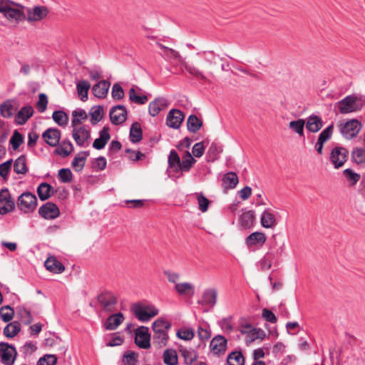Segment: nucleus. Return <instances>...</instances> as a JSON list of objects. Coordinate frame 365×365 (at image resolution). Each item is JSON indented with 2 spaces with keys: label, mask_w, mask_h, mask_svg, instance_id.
Wrapping results in <instances>:
<instances>
[{
  "label": "nucleus",
  "mask_w": 365,
  "mask_h": 365,
  "mask_svg": "<svg viewBox=\"0 0 365 365\" xmlns=\"http://www.w3.org/2000/svg\"><path fill=\"white\" fill-rule=\"evenodd\" d=\"M26 7L11 0H0V13L10 23L19 24L26 20Z\"/></svg>",
  "instance_id": "f257e3e1"
},
{
  "label": "nucleus",
  "mask_w": 365,
  "mask_h": 365,
  "mask_svg": "<svg viewBox=\"0 0 365 365\" xmlns=\"http://www.w3.org/2000/svg\"><path fill=\"white\" fill-rule=\"evenodd\" d=\"M337 107L341 114H347L361 110L363 105L358 97L348 96L337 103Z\"/></svg>",
  "instance_id": "f03ea898"
},
{
  "label": "nucleus",
  "mask_w": 365,
  "mask_h": 365,
  "mask_svg": "<svg viewBox=\"0 0 365 365\" xmlns=\"http://www.w3.org/2000/svg\"><path fill=\"white\" fill-rule=\"evenodd\" d=\"M133 314L141 322H147L158 314V310L153 306H142L135 304L132 307Z\"/></svg>",
  "instance_id": "7ed1b4c3"
},
{
  "label": "nucleus",
  "mask_w": 365,
  "mask_h": 365,
  "mask_svg": "<svg viewBox=\"0 0 365 365\" xmlns=\"http://www.w3.org/2000/svg\"><path fill=\"white\" fill-rule=\"evenodd\" d=\"M17 206L25 213L31 212L37 206L36 197L31 192H24L19 197Z\"/></svg>",
  "instance_id": "20e7f679"
},
{
  "label": "nucleus",
  "mask_w": 365,
  "mask_h": 365,
  "mask_svg": "<svg viewBox=\"0 0 365 365\" xmlns=\"http://www.w3.org/2000/svg\"><path fill=\"white\" fill-rule=\"evenodd\" d=\"M17 356L14 346L6 342H0V362L4 365H13Z\"/></svg>",
  "instance_id": "39448f33"
},
{
  "label": "nucleus",
  "mask_w": 365,
  "mask_h": 365,
  "mask_svg": "<svg viewBox=\"0 0 365 365\" xmlns=\"http://www.w3.org/2000/svg\"><path fill=\"white\" fill-rule=\"evenodd\" d=\"M26 20L28 22H37L45 19L48 13L49 10L46 6H36L33 8H26Z\"/></svg>",
  "instance_id": "423d86ee"
},
{
  "label": "nucleus",
  "mask_w": 365,
  "mask_h": 365,
  "mask_svg": "<svg viewBox=\"0 0 365 365\" xmlns=\"http://www.w3.org/2000/svg\"><path fill=\"white\" fill-rule=\"evenodd\" d=\"M361 129V123L356 119H351L341 125V135L346 139L355 138Z\"/></svg>",
  "instance_id": "0eeeda50"
},
{
  "label": "nucleus",
  "mask_w": 365,
  "mask_h": 365,
  "mask_svg": "<svg viewBox=\"0 0 365 365\" xmlns=\"http://www.w3.org/2000/svg\"><path fill=\"white\" fill-rule=\"evenodd\" d=\"M135 343L138 347L144 349L150 347V335L148 327L142 326L135 329Z\"/></svg>",
  "instance_id": "6e6552de"
},
{
  "label": "nucleus",
  "mask_w": 365,
  "mask_h": 365,
  "mask_svg": "<svg viewBox=\"0 0 365 365\" xmlns=\"http://www.w3.org/2000/svg\"><path fill=\"white\" fill-rule=\"evenodd\" d=\"M72 136L76 143L81 147L88 145V140L91 138V134L86 126L73 127Z\"/></svg>",
  "instance_id": "1a4fd4ad"
},
{
  "label": "nucleus",
  "mask_w": 365,
  "mask_h": 365,
  "mask_svg": "<svg viewBox=\"0 0 365 365\" xmlns=\"http://www.w3.org/2000/svg\"><path fill=\"white\" fill-rule=\"evenodd\" d=\"M348 154V150L341 147H336L331 150L330 160L335 168H339L344 165L347 160Z\"/></svg>",
  "instance_id": "9d476101"
},
{
  "label": "nucleus",
  "mask_w": 365,
  "mask_h": 365,
  "mask_svg": "<svg viewBox=\"0 0 365 365\" xmlns=\"http://www.w3.org/2000/svg\"><path fill=\"white\" fill-rule=\"evenodd\" d=\"M15 207L14 200L7 189L0 192V214L5 215L12 211Z\"/></svg>",
  "instance_id": "9b49d317"
},
{
  "label": "nucleus",
  "mask_w": 365,
  "mask_h": 365,
  "mask_svg": "<svg viewBox=\"0 0 365 365\" xmlns=\"http://www.w3.org/2000/svg\"><path fill=\"white\" fill-rule=\"evenodd\" d=\"M185 115L178 109H172L166 118V125L172 128L178 129L182 124Z\"/></svg>",
  "instance_id": "f8f14e48"
},
{
  "label": "nucleus",
  "mask_w": 365,
  "mask_h": 365,
  "mask_svg": "<svg viewBox=\"0 0 365 365\" xmlns=\"http://www.w3.org/2000/svg\"><path fill=\"white\" fill-rule=\"evenodd\" d=\"M127 110L125 106L118 105L113 107L110 111V121L114 125H119L126 120Z\"/></svg>",
  "instance_id": "ddd939ff"
},
{
  "label": "nucleus",
  "mask_w": 365,
  "mask_h": 365,
  "mask_svg": "<svg viewBox=\"0 0 365 365\" xmlns=\"http://www.w3.org/2000/svg\"><path fill=\"white\" fill-rule=\"evenodd\" d=\"M98 300L103 309L108 312L115 310L117 304V298L110 292H106L98 296Z\"/></svg>",
  "instance_id": "4468645a"
},
{
  "label": "nucleus",
  "mask_w": 365,
  "mask_h": 365,
  "mask_svg": "<svg viewBox=\"0 0 365 365\" xmlns=\"http://www.w3.org/2000/svg\"><path fill=\"white\" fill-rule=\"evenodd\" d=\"M19 108L18 102L14 99H9L0 105V114L5 118H10Z\"/></svg>",
  "instance_id": "2eb2a0df"
},
{
  "label": "nucleus",
  "mask_w": 365,
  "mask_h": 365,
  "mask_svg": "<svg viewBox=\"0 0 365 365\" xmlns=\"http://www.w3.org/2000/svg\"><path fill=\"white\" fill-rule=\"evenodd\" d=\"M38 212L45 219H55L59 214L58 207L52 202H47L39 208Z\"/></svg>",
  "instance_id": "dca6fc26"
},
{
  "label": "nucleus",
  "mask_w": 365,
  "mask_h": 365,
  "mask_svg": "<svg viewBox=\"0 0 365 365\" xmlns=\"http://www.w3.org/2000/svg\"><path fill=\"white\" fill-rule=\"evenodd\" d=\"M218 291L216 288H207L202 294L201 304L213 307L217 303Z\"/></svg>",
  "instance_id": "f3484780"
},
{
  "label": "nucleus",
  "mask_w": 365,
  "mask_h": 365,
  "mask_svg": "<svg viewBox=\"0 0 365 365\" xmlns=\"http://www.w3.org/2000/svg\"><path fill=\"white\" fill-rule=\"evenodd\" d=\"M42 138L50 146H56L61 138V131L56 128H48L43 133Z\"/></svg>",
  "instance_id": "a211bd4d"
},
{
  "label": "nucleus",
  "mask_w": 365,
  "mask_h": 365,
  "mask_svg": "<svg viewBox=\"0 0 365 365\" xmlns=\"http://www.w3.org/2000/svg\"><path fill=\"white\" fill-rule=\"evenodd\" d=\"M212 352L215 354H224L227 347V339L221 335L215 336L210 344Z\"/></svg>",
  "instance_id": "6ab92c4d"
},
{
  "label": "nucleus",
  "mask_w": 365,
  "mask_h": 365,
  "mask_svg": "<svg viewBox=\"0 0 365 365\" xmlns=\"http://www.w3.org/2000/svg\"><path fill=\"white\" fill-rule=\"evenodd\" d=\"M305 125L308 131L311 133H317L322 128L323 122L319 116L312 115L307 118Z\"/></svg>",
  "instance_id": "aec40b11"
},
{
  "label": "nucleus",
  "mask_w": 365,
  "mask_h": 365,
  "mask_svg": "<svg viewBox=\"0 0 365 365\" xmlns=\"http://www.w3.org/2000/svg\"><path fill=\"white\" fill-rule=\"evenodd\" d=\"M124 321V316L121 312L110 315L106 321L104 327L106 330L116 329Z\"/></svg>",
  "instance_id": "412c9836"
},
{
  "label": "nucleus",
  "mask_w": 365,
  "mask_h": 365,
  "mask_svg": "<svg viewBox=\"0 0 365 365\" xmlns=\"http://www.w3.org/2000/svg\"><path fill=\"white\" fill-rule=\"evenodd\" d=\"M34 108L31 106H26L21 108L15 117V121L18 125H24L33 115Z\"/></svg>",
  "instance_id": "4be33fe9"
},
{
  "label": "nucleus",
  "mask_w": 365,
  "mask_h": 365,
  "mask_svg": "<svg viewBox=\"0 0 365 365\" xmlns=\"http://www.w3.org/2000/svg\"><path fill=\"white\" fill-rule=\"evenodd\" d=\"M44 265L48 271L55 274L62 273L65 270L63 264L54 257H48Z\"/></svg>",
  "instance_id": "5701e85b"
},
{
  "label": "nucleus",
  "mask_w": 365,
  "mask_h": 365,
  "mask_svg": "<svg viewBox=\"0 0 365 365\" xmlns=\"http://www.w3.org/2000/svg\"><path fill=\"white\" fill-rule=\"evenodd\" d=\"M110 138L109 128L104 127L100 132V137L94 140L93 147L97 150L103 149Z\"/></svg>",
  "instance_id": "b1692460"
},
{
  "label": "nucleus",
  "mask_w": 365,
  "mask_h": 365,
  "mask_svg": "<svg viewBox=\"0 0 365 365\" xmlns=\"http://www.w3.org/2000/svg\"><path fill=\"white\" fill-rule=\"evenodd\" d=\"M166 106V100L163 98H158L149 103V113L152 116H156L160 110Z\"/></svg>",
  "instance_id": "393cba45"
},
{
  "label": "nucleus",
  "mask_w": 365,
  "mask_h": 365,
  "mask_svg": "<svg viewBox=\"0 0 365 365\" xmlns=\"http://www.w3.org/2000/svg\"><path fill=\"white\" fill-rule=\"evenodd\" d=\"M110 87V83L106 81H101L95 84L92 88L93 93L99 98L106 96Z\"/></svg>",
  "instance_id": "a878e982"
},
{
  "label": "nucleus",
  "mask_w": 365,
  "mask_h": 365,
  "mask_svg": "<svg viewBox=\"0 0 365 365\" xmlns=\"http://www.w3.org/2000/svg\"><path fill=\"white\" fill-rule=\"evenodd\" d=\"M21 328V324L17 321H14L4 328L3 334L6 338L11 339L20 332Z\"/></svg>",
  "instance_id": "bb28decb"
},
{
  "label": "nucleus",
  "mask_w": 365,
  "mask_h": 365,
  "mask_svg": "<svg viewBox=\"0 0 365 365\" xmlns=\"http://www.w3.org/2000/svg\"><path fill=\"white\" fill-rule=\"evenodd\" d=\"M266 239L264 233L255 232L246 238V244L248 246L262 245L265 242Z\"/></svg>",
  "instance_id": "cd10ccee"
},
{
  "label": "nucleus",
  "mask_w": 365,
  "mask_h": 365,
  "mask_svg": "<svg viewBox=\"0 0 365 365\" xmlns=\"http://www.w3.org/2000/svg\"><path fill=\"white\" fill-rule=\"evenodd\" d=\"M260 222L264 228H272L276 225L275 216L269 210H265L262 214Z\"/></svg>",
  "instance_id": "c85d7f7f"
},
{
  "label": "nucleus",
  "mask_w": 365,
  "mask_h": 365,
  "mask_svg": "<svg viewBox=\"0 0 365 365\" xmlns=\"http://www.w3.org/2000/svg\"><path fill=\"white\" fill-rule=\"evenodd\" d=\"M53 187L46 182L41 183L37 188V193L41 200L48 199L53 194Z\"/></svg>",
  "instance_id": "c756f323"
},
{
  "label": "nucleus",
  "mask_w": 365,
  "mask_h": 365,
  "mask_svg": "<svg viewBox=\"0 0 365 365\" xmlns=\"http://www.w3.org/2000/svg\"><path fill=\"white\" fill-rule=\"evenodd\" d=\"M238 182V177L234 172L227 173L222 178L223 186L226 189L235 188Z\"/></svg>",
  "instance_id": "7c9ffc66"
},
{
  "label": "nucleus",
  "mask_w": 365,
  "mask_h": 365,
  "mask_svg": "<svg viewBox=\"0 0 365 365\" xmlns=\"http://www.w3.org/2000/svg\"><path fill=\"white\" fill-rule=\"evenodd\" d=\"M175 290L179 295L192 296L194 294V286L189 282L177 283Z\"/></svg>",
  "instance_id": "2f4dec72"
},
{
  "label": "nucleus",
  "mask_w": 365,
  "mask_h": 365,
  "mask_svg": "<svg viewBox=\"0 0 365 365\" xmlns=\"http://www.w3.org/2000/svg\"><path fill=\"white\" fill-rule=\"evenodd\" d=\"M14 170L16 173L20 175H25L28 172V167L26 165V158L22 155L19 156L14 163Z\"/></svg>",
  "instance_id": "473e14b6"
},
{
  "label": "nucleus",
  "mask_w": 365,
  "mask_h": 365,
  "mask_svg": "<svg viewBox=\"0 0 365 365\" xmlns=\"http://www.w3.org/2000/svg\"><path fill=\"white\" fill-rule=\"evenodd\" d=\"M88 155L87 152H81L74 158L71 165L76 171L80 172L83 170Z\"/></svg>",
  "instance_id": "72a5a7b5"
},
{
  "label": "nucleus",
  "mask_w": 365,
  "mask_h": 365,
  "mask_svg": "<svg viewBox=\"0 0 365 365\" xmlns=\"http://www.w3.org/2000/svg\"><path fill=\"white\" fill-rule=\"evenodd\" d=\"M202 126V121L195 115H190L187 120V130L192 133H197Z\"/></svg>",
  "instance_id": "f704fd0d"
},
{
  "label": "nucleus",
  "mask_w": 365,
  "mask_h": 365,
  "mask_svg": "<svg viewBox=\"0 0 365 365\" xmlns=\"http://www.w3.org/2000/svg\"><path fill=\"white\" fill-rule=\"evenodd\" d=\"M158 45L163 51L165 59H176L180 63L182 62V58L178 51L159 43Z\"/></svg>",
  "instance_id": "c9c22d12"
},
{
  "label": "nucleus",
  "mask_w": 365,
  "mask_h": 365,
  "mask_svg": "<svg viewBox=\"0 0 365 365\" xmlns=\"http://www.w3.org/2000/svg\"><path fill=\"white\" fill-rule=\"evenodd\" d=\"M265 336L266 334L262 329L254 328L252 331L251 332L250 331L248 335L246 336V344L249 345L257 339L262 341L264 339Z\"/></svg>",
  "instance_id": "e433bc0d"
},
{
  "label": "nucleus",
  "mask_w": 365,
  "mask_h": 365,
  "mask_svg": "<svg viewBox=\"0 0 365 365\" xmlns=\"http://www.w3.org/2000/svg\"><path fill=\"white\" fill-rule=\"evenodd\" d=\"M255 216L252 210L243 213L240 217V224L245 229L251 227L255 222Z\"/></svg>",
  "instance_id": "4c0bfd02"
},
{
  "label": "nucleus",
  "mask_w": 365,
  "mask_h": 365,
  "mask_svg": "<svg viewBox=\"0 0 365 365\" xmlns=\"http://www.w3.org/2000/svg\"><path fill=\"white\" fill-rule=\"evenodd\" d=\"M143 134L140 125L135 122L133 123L130 130V139L133 143H138L142 140Z\"/></svg>",
  "instance_id": "58836bf2"
},
{
  "label": "nucleus",
  "mask_w": 365,
  "mask_h": 365,
  "mask_svg": "<svg viewBox=\"0 0 365 365\" xmlns=\"http://www.w3.org/2000/svg\"><path fill=\"white\" fill-rule=\"evenodd\" d=\"M91 84L87 81H81L76 85L78 94L82 101H86L88 99V92L90 89Z\"/></svg>",
  "instance_id": "ea45409f"
},
{
  "label": "nucleus",
  "mask_w": 365,
  "mask_h": 365,
  "mask_svg": "<svg viewBox=\"0 0 365 365\" xmlns=\"http://www.w3.org/2000/svg\"><path fill=\"white\" fill-rule=\"evenodd\" d=\"M73 150V147L70 141H63L60 146L55 150V153L62 157L68 156Z\"/></svg>",
  "instance_id": "a19ab883"
},
{
  "label": "nucleus",
  "mask_w": 365,
  "mask_h": 365,
  "mask_svg": "<svg viewBox=\"0 0 365 365\" xmlns=\"http://www.w3.org/2000/svg\"><path fill=\"white\" fill-rule=\"evenodd\" d=\"M305 125V120L299 118L297 120L290 121L289 128L294 133H297L300 137L304 136V128Z\"/></svg>",
  "instance_id": "79ce46f5"
},
{
  "label": "nucleus",
  "mask_w": 365,
  "mask_h": 365,
  "mask_svg": "<svg viewBox=\"0 0 365 365\" xmlns=\"http://www.w3.org/2000/svg\"><path fill=\"white\" fill-rule=\"evenodd\" d=\"M227 364L229 365H244L245 358L241 351H234L229 354L227 357Z\"/></svg>",
  "instance_id": "37998d69"
},
{
  "label": "nucleus",
  "mask_w": 365,
  "mask_h": 365,
  "mask_svg": "<svg viewBox=\"0 0 365 365\" xmlns=\"http://www.w3.org/2000/svg\"><path fill=\"white\" fill-rule=\"evenodd\" d=\"M195 162L196 160L191 155L190 153L186 151L182 157V160L180 162V170L188 171Z\"/></svg>",
  "instance_id": "c03bdc74"
},
{
  "label": "nucleus",
  "mask_w": 365,
  "mask_h": 365,
  "mask_svg": "<svg viewBox=\"0 0 365 365\" xmlns=\"http://www.w3.org/2000/svg\"><path fill=\"white\" fill-rule=\"evenodd\" d=\"M171 324L163 319H158L153 324V332H167Z\"/></svg>",
  "instance_id": "a18cd8bd"
},
{
  "label": "nucleus",
  "mask_w": 365,
  "mask_h": 365,
  "mask_svg": "<svg viewBox=\"0 0 365 365\" xmlns=\"http://www.w3.org/2000/svg\"><path fill=\"white\" fill-rule=\"evenodd\" d=\"M14 310L9 305L3 306L0 308V318L4 322H11L14 317Z\"/></svg>",
  "instance_id": "49530a36"
},
{
  "label": "nucleus",
  "mask_w": 365,
  "mask_h": 365,
  "mask_svg": "<svg viewBox=\"0 0 365 365\" xmlns=\"http://www.w3.org/2000/svg\"><path fill=\"white\" fill-rule=\"evenodd\" d=\"M72 126L76 127L82 123V120H86L88 115L84 110L78 109L73 111L72 113Z\"/></svg>",
  "instance_id": "de8ad7c7"
},
{
  "label": "nucleus",
  "mask_w": 365,
  "mask_h": 365,
  "mask_svg": "<svg viewBox=\"0 0 365 365\" xmlns=\"http://www.w3.org/2000/svg\"><path fill=\"white\" fill-rule=\"evenodd\" d=\"M180 158L175 150H171L168 157V163L175 172L180 170Z\"/></svg>",
  "instance_id": "09e8293b"
},
{
  "label": "nucleus",
  "mask_w": 365,
  "mask_h": 365,
  "mask_svg": "<svg viewBox=\"0 0 365 365\" xmlns=\"http://www.w3.org/2000/svg\"><path fill=\"white\" fill-rule=\"evenodd\" d=\"M129 99L137 104L143 105L148 100L147 96H140L138 94L135 88H131L129 91Z\"/></svg>",
  "instance_id": "8fccbe9b"
},
{
  "label": "nucleus",
  "mask_w": 365,
  "mask_h": 365,
  "mask_svg": "<svg viewBox=\"0 0 365 365\" xmlns=\"http://www.w3.org/2000/svg\"><path fill=\"white\" fill-rule=\"evenodd\" d=\"M53 120L60 126H65L68 121V115L62 110L54 111L52 114Z\"/></svg>",
  "instance_id": "3c124183"
},
{
  "label": "nucleus",
  "mask_w": 365,
  "mask_h": 365,
  "mask_svg": "<svg viewBox=\"0 0 365 365\" xmlns=\"http://www.w3.org/2000/svg\"><path fill=\"white\" fill-rule=\"evenodd\" d=\"M103 108L101 106H93L91 109L90 115L91 116V122L93 125L98 123L103 118Z\"/></svg>",
  "instance_id": "603ef678"
},
{
  "label": "nucleus",
  "mask_w": 365,
  "mask_h": 365,
  "mask_svg": "<svg viewBox=\"0 0 365 365\" xmlns=\"http://www.w3.org/2000/svg\"><path fill=\"white\" fill-rule=\"evenodd\" d=\"M163 361L168 365H175L178 363L176 352L174 350H165L163 353Z\"/></svg>",
  "instance_id": "864d4df0"
},
{
  "label": "nucleus",
  "mask_w": 365,
  "mask_h": 365,
  "mask_svg": "<svg viewBox=\"0 0 365 365\" xmlns=\"http://www.w3.org/2000/svg\"><path fill=\"white\" fill-rule=\"evenodd\" d=\"M9 128L6 123L0 120V152L4 150V148L1 145L7 138L9 134Z\"/></svg>",
  "instance_id": "5fc2aeb1"
},
{
  "label": "nucleus",
  "mask_w": 365,
  "mask_h": 365,
  "mask_svg": "<svg viewBox=\"0 0 365 365\" xmlns=\"http://www.w3.org/2000/svg\"><path fill=\"white\" fill-rule=\"evenodd\" d=\"M168 340L167 332H155L153 334V344H156L160 347L166 346Z\"/></svg>",
  "instance_id": "6e6d98bb"
},
{
  "label": "nucleus",
  "mask_w": 365,
  "mask_h": 365,
  "mask_svg": "<svg viewBox=\"0 0 365 365\" xmlns=\"http://www.w3.org/2000/svg\"><path fill=\"white\" fill-rule=\"evenodd\" d=\"M351 156L354 162L357 164L365 163V149L356 148L351 152Z\"/></svg>",
  "instance_id": "4d7b16f0"
},
{
  "label": "nucleus",
  "mask_w": 365,
  "mask_h": 365,
  "mask_svg": "<svg viewBox=\"0 0 365 365\" xmlns=\"http://www.w3.org/2000/svg\"><path fill=\"white\" fill-rule=\"evenodd\" d=\"M195 195L200 210L202 212H207L210 203V200L202 193H196Z\"/></svg>",
  "instance_id": "13d9d810"
},
{
  "label": "nucleus",
  "mask_w": 365,
  "mask_h": 365,
  "mask_svg": "<svg viewBox=\"0 0 365 365\" xmlns=\"http://www.w3.org/2000/svg\"><path fill=\"white\" fill-rule=\"evenodd\" d=\"M24 138L22 135L18 131L14 130L12 137L10 139V143L14 150H17L23 143Z\"/></svg>",
  "instance_id": "bf43d9fd"
},
{
  "label": "nucleus",
  "mask_w": 365,
  "mask_h": 365,
  "mask_svg": "<svg viewBox=\"0 0 365 365\" xmlns=\"http://www.w3.org/2000/svg\"><path fill=\"white\" fill-rule=\"evenodd\" d=\"M138 354L133 351H128L123 354V361L125 365H135Z\"/></svg>",
  "instance_id": "052dcab7"
},
{
  "label": "nucleus",
  "mask_w": 365,
  "mask_h": 365,
  "mask_svg": "<svg viewBox=\"0 0 365 365\" xmlns=\"http://www.w3.org/2000/svg\"><path fill=\"white\" fill-rule=\"evenodd\" d=\"M11 165L12 160H9L0 164V175L4 180L8 179V175L11 170Z\"/></svg>",
  "instance_id": "680f3d73"
},
{
  "label": "nucleus",
  "mask_w": 365,
  "mask_h": 365,
  "mask_svg": "<svg viewBox=\"0 0 365 365\" xmlns=\"http://www.w3.org/2000/svg\"><path fill=\"white\" fill-rule=\"evenodd\" d=\"M57 362V357L54 354H46L40 358L37 365H55Z\"/></svg>",
  "instance_id": "e2e57ef3"
},
{
  "label": "nucleus",
  "mask_w": 365,
  "mask_h": 365,
  "mask_svg": "<svg viewBox=\"0 0 365 365\" xmlns=\"http://www.w3.org/2000/svg\"><path fill=\"white\" fill-rule=\"evenodd\" d=\"M58 178L62 182L67 183L72 180V173L68 168H62L58 170Z\"/></svg>",
  "instance_id": "0e129e2a"
},
{
  "label": "nucleus",
  "mask_w": 365,
  "mask_h": 365,
  "mask_svg": "<svg viewBox=\"0 0 365 365\" xmlns=\"http://www.w3.org/2000/svg\"><path fill=\"white\" fill-rule=\"evenodd\" d=\"M333 130H334V125L331 124L319 134L318 140L324 143L326 141H327L331 138V136L333 133Z\"/></svg>",
  "instance_id": "69168bd1"
},
{
  "label": "nucleus",
  "mask_w": 365,
  "mask_h": 365,
  "mask_svg": "<svg viewBox=\"0 0 365 365\" xmlns=\"http://www.w3.org/2000/svg\"><path fill=\"white\" fill-rule=\"evenodd\" d=\"M48 98L45 93H40L38 101L36 103V108L40 113H43L47 108Z\"/></svg>",
  "instance_id": "338daca9"
},
{
  "label": "nucleus",
  "mask_w": 365,
  "mask_h": 365,
  "mask_svg": "<svg viewBox=\"0 0 365 365\" xmlns=\"http://www.w3.org/2000/svg\"><path fill=\"white\" fill-rule=\"evenodd\" d=\"M111 93L113 98L116 100H120L124 97V91L118 83H115L113 85Z\"/></svg>",
  "instance_id": "774afa93"
}]
</instances>
